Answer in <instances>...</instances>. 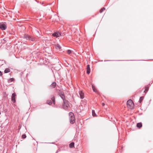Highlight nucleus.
<instances>
[{
    "instance_id": "9d476101",
    "label": "nucleus",
    "mask_w": 153,
    "mask_h": 153,
    "mask_svg": "<svg viewBox=\"0 0 153 153\" xmlns=\"http://www.w3.org/2000/svg\"><path fill=\"white\" fill-rule=\"evenodd\" d=\"M60 33H54L52 34V35L54 37H58L60 35Z\"/></svg>"
},
{
    "instance_id": "4be33fe9",
    "label": "nucleus",
    "mask_w": 153,
    "mask_h": 153,
    "mask_svg": "<svg viewBox=\"0 0 153 153\" xmlns=\"http://www.w3.org/2000/svg\"><path fill=\"white\" fill-rule=\"evenodd\" d=\"M105 10V7H103L100 10V13H101L102 12Z\"/></svg>"
},
{
    "instance_id": "20e7f679",
    "label": "nucleus",
    "mask_w": 153,
    "mask_h": 153,
    "mask_svg": "<svg viewBox=\"0 0 153 153\" xmlns=\"http://www.w3.org/2000/svg\"><path fill=\"white\" fill-rule=\"evenodd\" d=\"M127 105L128 108L132 109L134 107V105L131 100H129L127 102Z\"/></svg>"
},
{
    "instance_id": "393cba45",
    "label": "nucleus",
    "mask_w": 153,
    "mask_h": 153,
    "mask_svg": "<svg viewBox=\"0 0 153 153\" xmlns=\"http://www.w3.org/2000/svg\"><path fill=\"white\" fill-rule=\"evenodd\" d=\"M22 137L23 139H25L26 138V136L25 134H23L22 135Z\"/></svg>"
},
{
    "instance_id": "a211bd4d",
    "label": "nucleus",
    "mask_w": 153,
    "mask_h": 153,
    "mask_svg": "<svg viewBox=\"0 0 153 153\" xmlns=\"http://www.w3.org/2000/svg\"><path fill=\"white\" fill-rule=\"evenodd\" d=\"M143 97H140L139 100V102H140V103H141L142 102V101L143 100Z\"/></svg>"
},
{
    "instance_id": "423d86ee",
    "label": "nucleus",
    "mask_w": 153,
    "mask_h": 153,
    "mask_svg": "<svg viewBox=\"0 0 153 153\" xmlns=\"http://www.w3.org/2000/svg\"><path fill=\"white\" fill-rule=\"evenodd\" d=\"M7 28L6 25L4 24H0V28L2 30H4Z\"/></svg>"
},
{
    "instance_id": "39448f33",
    "label": "nucleus",
    "mask_w": 153,
    "mask_h": 153,
    "mask_svg": "<svg viewBox=\"0 0 153 153\" xmlns=\"http://www.w3.org/2000/svg\"><path fill=\"white\" fill-rule=\"evenodd\" d=\"M16 94L15 93H13L12 94L11 96V101L13 103H15L16 102Z\"/></svg>"
},
{
    "instance_id": "9b49d317",
    "label": "nucleus",
    "mask_w": 153,
    "mask_h": 153,
    "mask_svg": "<svg viewBox=\"0 0 153 153\" xmlns=\"http://www.w3.org/2000/svg\"><path fill=\"white\" fill-rule=\"evenodd\" d=\"M24 38L27 40H29L30 38V36L28 34H25L24 35Z\"/></svg>"
},
{
    "instance_id": "7ed1b4c3",
    "label": "nucleus",
    "mask_w": 153,
    "mask_h": 153,
    "mask_svg": "<svg viewBox=\"0 0 153 153\" xmlns=\"http://www.w3.org/2000/svg\"><path fill=\"white\" fill-rule=\"evenodd\" d=\"M47 103L49 105H51L53 104L54 105L55 104V98L54 96H51V100H48L47 102Z\"/></svg>"
},
{
    "instance_id": "0eeeda50",
    "label": "nucleus",
    "mask_w": 153,
    "mask_h": 153,
    "mask_svg": "<svg viewBox=\"0 0 153 153\" xmlns=\"http://www.w3.org/2000/svg\"><path fill=\"white\" fill-rule=\"evenodd\" d=\"M79 94L80 95V98L81 99H83L84 97V94L82 91H79Z\"/></svg>"
},
{
    "instance_id": "6e6552de",
    "label": "nucleus",
    "mask_w": 153,
    "mask_h": 153,
    "mask_svg": "<svg viewBox=\"0 0 153 153\" xmlns=\"http://www.w3.org/2000/svg\"><path fill=\"white\" fill-rule=\"evenodd\" d=\"M87 73L89 74L90 72V65H88L87 66L86 68Z\"/></svg>"
},
{
    "instance_id": "f03ea898",
    "label": "nucleus",
    "mask_w": 153,
    "mask_h": 153,
    "mask_svg": "<svg viewBox=\"0 0 153 153\" xmlns=\"http://www.w3.org/2000/svg\"><path fill=\"white\" fill-rule=\"evenodd\" d=\"M63 108L65 110H67L70 107L69 102L68 100H65L62 105Z\"/></svg>"
},
{
    "instance_id": "cd10ccee",
    "label": "nucleus",
    "mask_w": 153,
    "mask_h": 153,
    "mask_svg": "<svg viewBox=\"0 0 153 153\" xmlns=\"http://www.w3.org/2000/svg\"><path fill=\"white\" fill-rule=\"evenodd\" d=\"M21 126H19V129H20V128H21Z\"/></svg>"
},
{
    "instance_id": "bb28decb",
    "label": "nucleus",
    "mask_w": 153,
    "mask_h": 153,
    "mask_svg": "<svg viewBox=\"0 0 153 153\" xmlns=\"http://www.w3.org/2000/svg\"><path fill=\"white\" fill-rule=\"evenodd\" d=\"M102 106H103L105 104L104 103H102Z\"/></svg>"
},
{
    "instance_id": "f3484780",
    "label": "nucleus",
    "mask_w": 153,
    "mask_h": 153,
    "mask_svg": "<svg viewBox=\"0 0 153 153\" xmlns=\"http://www.w3.org/2000/svg\"><path fill=\"white\" fill-rule=\"evenodd\" d=\"M56 48L57 49H61V47L59 44H57L56 45Z\"/></svg>"
},
{
    "instance_id": "a878e982",
    "label": "nucleus",
    "mask_w": 153,
    "mask_h": 153,
    "mask_svg": "<svg viewBox=\"0 0 153 153\" xmlns=\"http://www.w3.org/2000/svg\"><path fill=\"white\" fill-rule=\"evenodd\" d=\"M2 75V72L0 71V76H1Z\"/></svg>"
},
{
    "instance_id": "ddd939ff",
    "label": "nucleus",
    "mask_w": 153,
    "mask_h": 153,
    "mask_svg": "<svg viewBox=\"0 0 153 153\" xmlns=\"http://www.w3.org/2000/svg\"><path fill=\"white\" fill-rule=\"evenodd\" d=\"M142 124L141 123H138L137 124V126L139 128H140L142 127Z\"/></svg>"
},
{
    "instance_id": "4468645a",
    "label": "nucleus",
    "mask_w": 153,
    "mask_h": 153,
    "mask_svg": "<svg viewBox=\"0 0 153 153\" xmlns=\"http://www.w3.org/2000/svg\"><path fill=\"white\" fill-rule=\"evenodd\" d=\"M92 88L93 91L95 92H97V90L95 86L92 85Z\"/></svg>"
},
{
    "instance_id": "412c9836",
    "label": "nucleus",
    "mask_w": 153,
    "mask_h": 153,
    "mask_svg": "<svg viewBox=\"0 0 153 153\" xmlns=\"http://www.w3.org/2000/svg\"><path fill=\"white\" fill-rule=\"evenodd\" d=\"M92 115L93 116L95 117L96 116V114L95 113V111L94 110H92Z\"/></svg>"
},
{
    "instance_id": "1a4fd4ad",
    "label": "nucleus",
    "mask_w": 153,
    "mask_h": 153,
    "mask_svg": "<svg viewBox=\"0 0 153 153\" xmlns=\"http://www.w3.org/2000/svg\"><path fill=\"white\" fill-rule=\"evenodd\" d=\"M56 85V82H53L50 85V87L51 88H54Z\"/></svg>"
},
{
    "instance_id": "b1692460",
    "label": "nucleus",
    "mask_w": 153,
    "mask_h": 153,
    "mask_svg": "<svg viewBox=\"0 0 153 153\" xmlns=\"http://www.w3.org/2000/svg\"><path fill=\"white\" fill-rule=\"evenodd\" d=\"M67 53L68 54H69L71 53V51L70 50H68L67 51Z\"/></svg>"
},
{
    "instance_id": "6ab92c4d",
    "label": "nucleus",
    "mask_w": 153,
    "mask_h": 153,
    "mask_svg": "<svg viewBox=\"0 0 153 153\" xmlns=\"http://www.w3.org/2000/svg\"><path fill=\"white\" fill-rule=\"evenodd\" d=\"M29 40H30L33 41H34L35 40V38L32 36H30V38Z\"/></svg>"
},
{
    "instance_id": "5701e85b",
    "label": "nucleus",
    "mask_w": 153,
    "mask_h": 153,
    "mask_svg": "<svg viewBox=\"0 0 153 153\" xmlns=\"http://www.w3.org/2000/svg\"><path fill=\"white\" fill-rule=\"evenodd\" d=\"M145 90L144 91V92H146L147 91L149 90V87L148 86H146L145 88Z\"/></svg>"
},
{
    "instance_id": "aec40b11",
    "label": "nucleus",
    "mask_w": 153,
    "mask_h": 153,
    "mask_svg": "<svg viewBox=\"0 0 153 153\" xmlns=\"http://www.w3.org/2000/svg\"><path fill=\"white\" fill-rule=\"evenodd\" d=\"M14 80V79L13 78H10L8 80V83H10L12 82Z\"/></svg>"
},
{
    "instance_id": "2eb2a0df",
    "label": "nucleus",
    "mask_w": 153,
    "mask_h": 153,
    "mask_svg": "<svg viewBox=\"0 0 153 153\" xmlns=\"http://www.w3.org/2000/svg\"><path fill=\"white\" fill-rule=\"evenodd\" d=\"M74 142H72L71 143L69 144V147L70 148H73L74 146Z\"/></svg>"
},
{
    "instance_id": "f257e3e1",
    "label": "nucleus",
    "mask_w": 153,
    "mask_h": 153,
    "mask_svg": "<svg viewBox=\"0 0 153 153\" xmlns=\"http://www.w3.org/2000/svg\"><path fill=\"white\" fill-rule=\"evenodd\" d=\"M70 117V123L73 124L75 122V118L74 114L72 112H70L69 114Z\"/></svg>"
},
{
    "instance_id": "dca6fc26",
    "label": "nucleus",
    "mask_w": 153,
    "mask_h": 153,
    "mask_svg": "<svg viewBox=\"0 0 153 153\" xmlns=\"http://www.w3.org/2000/svg\"><path fill=\"white\" fill-rule=\"evenodd\" d=\"M10 72V70L9 68H6L4 71V73H7Z\"/></svg>"
},
{
    "instance_id": "f8f14e48",
    "label": "nucleus",
    "mask_w": 153,
    "mask_h": 153,
    "mask_svg": "<svg viewBox=\"0 0 153 153\" xmlns=\"http://www.w3.org/2000/svg\"><path fill=\"white\" fill-rule=\"evenodd\" d=\"M60 96L61 97V98L63 100V101L65 100H66L65 99V96L63 94H60Z\"/></svg>"
}]
</instances>
